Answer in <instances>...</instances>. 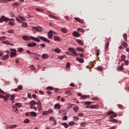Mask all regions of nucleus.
Masks as SVG:
<instances>
[{
  "label": "nucleus",
  "instance_id": "09e8293b",
  "mask_svg": "<svg viewBox=\"0 0 129 129\" xmlns=\"http://www.w3.org/2000/svg\"><path fill=\"white\" fill-rule=\"evenodd\" d=\"M2 43L3 44H6L7 45H10V43H9V41L8 40L5 41H3Z\"/></svg>",
  "mask_w": 129,
  "mask_h": 129
},
{
  "label": "nucleus",
  "instance_id": "0e129e2a",
  "mask_svg": "<svg viewBox=\"0 0 129 129\" xmlns=\"http://www.w3.org/2000/svg\"><path fill=\"white\" fill-rule=\"evenodd\" d=\"M67 68H70V62H68L66 66Z\"/></svg>",
  "mask_w": 129,
  "mask_h": 129
},
{
  "label": "nucleus",
  "instance_id": "c756f323",
  "mask_svg": "<svg viewBox=\"0 0 129 129\" xmlns=\"http://www.w3.org/2000/svg\"><path fill=\"white\" fill-rule=\"evenodd\" d=\"M37 104V102H36L35 101H31L30 102V105H36Z\"/></svg>",
  "mask_w": 129,
  "mask_h": 129
},
{
  "label": "nucleus",
  "instance_id": "2eb2a0df",
  "mask_svg": "<svg viewBox=\"0 0 129 129\" xmlns=\"http://www.w3.org/2000/svg\"><path fill=\"white\" fill-rule=\"evenodd\" d=\"M30 116H33V117H36V116H37V113L34 112H30Z\"/></svg>",
  "mask_w": 129,
  "mask_h": 129
},
{
  "label": "nucleus",
  "instance_id": "3c124183",
  "mask_svg": "<svg viewBox=\"0 0 129 129\" xmlns=\"http://www.w3.org/2000/svg\"><path fill=\"white\" fill-rule=\"evenodd\" d=\"M61 31L63 32V33H67V31L66 30V29L65 28H61Z\"/></svg>",
  "mask_w": 129,
  "mask_h": 129
},
{
  "label": "nucleus",
  "instance_id": "a878e982",
  "mask_svg": "<svg viewBox=\"0 0 129 129\" xmlns=\"http://www.w3.org/2000/svg\"><path fill=\"white\" fill-rule=\"evenodd\" d=\"M12 5H13V7L14 8H18V7H19V6H20V5L19 4V3H13Z\"/></svg>",
  "mask_w": 129,
  "mask_h": 129
},
{
  "label": "nucleus",
  "instance_id": "e2e57ef3",
  "mask_svg": "<svg viewBox=\"0 0 129 129\" xmlns=\"http://www.w3.org/2000/svg\"><path fill=\"white\" fill-rule=\"evenodd\" d=\"M47 89H49V90H53L54 89V88L52 87H48L47 88Z\"/></svg>",
  "mask_w": 129,
  "mask_h": 129
},
{
  "label": "nucleus",
  "instance_id": "39448f33",
  "mask_svg": "<svg viewBox=\"0 0 129 129\" xmlns=\"http://www.w3.org/2000/svg\"><path fill=\"white\" fill-rule=\"evenodd\" d=\"M91 103H92V102L87 101L84 102V105H87V106H86V108H90V106H89V105H90V104H91Z\"/></svg>",
  "mask_w": 129,
  "mask_h": 129
},
{
  "label": "nucleus",
  "instance_id": "423d86ee",
  "mask_svg": "<svg viewBox=\"0 0 129 129\" xmlns=\"http://www.w3.org/2000/svg\"><path fill=\"white\" fill-rule=\"evenodd\" d=\"M52 33H54V31L52 30H50L47 34V37L49 39H52L53 38V34Z\"/></svg>",
  "mask_w": 129,
  "mask_h": 129
},
{
  "label": "nucleus",
  "instance_id": "9d476101",
  "mask_svg": "<svg viewBox=\"0 0 129 129\" xmlns=\"http://www.w3.org/2000/svg\"><path fill=\"white\" fill-rule=\"evenodd\" d=\"M75 19L76 20V21H77V22H79L81 24H83V23H84V20L80 19V18L78 17H75Z\"/></svg>",
  "mask_w": 129,
  "mask_h": 129
},
{
  "label": "nucleus",
  "instance_id": "6ab92c4d",
  "mask_svg": "<svg viewBox=\"0 0 129 129\" xmlns=\"http://www.w3.org/2000/svg\"><path fill=\"white\" fill-rule=\"evenodd\" d=\"M109 47V42L106 43L105 46V51H108Z\"/></svg>",
  "mask_w": 129,
  "mask_h": 129
},
{
  "label": "nucleus",
  "instance_id": "a18cd8bd",
  "mask_svg": "<svg viewBox=\"0 0 129 129\" xmlns=\"http://www.w3.org/2000/svg\"><path fill=\"white\" fill-rule=\"evenodd\" d=\"M48 111H43L42 112V114L43 115H47V114H48Z\"/></svg>",
  "mask_w": 129,
  "mask_h": 129
},
{
  "label": "nucleus",
  "instance_id": "393cba45",
  "mask_svg": "<svg viewBox=\"0 0 129 129\" xmlns=\"http://www.w3.org/2000/svg\"><path fill=\"white\" fill-rule=\"evenodd\" d=\"M54 41H58L59 42H60L61 41V39H60V38H59L57 36H55L54 37Z\"/></svg>",
  "mask_w": 129,
  "mask_h": 129
},
{
  "label": "nucleus",
  "instance_id": "58836bf2",
  "mask_svg": "<svg viewBox=\"0 0 129 129\" xmlns=\"http://www.w3.org/2000/svg\"><path fill=\"white\" fill-rule=\"evenodd\" d=\"M36 11H37V12H39V13H43V12H44V10L39 8H36Z\"/></svg>",
  "mask_w": 129,
  "mask_h": 129
},
{
  "label": "nucleus",
  "instance_id": "c03bdc74",
  "mask_svg": "<svg viewBox=\"0 0 129 129\" xmlns=\"http://www.w3.org/2000/svg\"><path fill=\"white\" fill-rule=\"evenodd\" d=\"M25 123H29L30 122V120L29 119H26L24 121Z\"/></svg>",
  "mask_w": 129,
  "mask_h": 129
},
{
  "label": "nucleus",
  "instance_id": "f704fd0d",
  "mask_svg": "<svg viewBox=\"0 0 129 129\" xmlns=\"http://www.w3.org/2000/svg\"><path fill=\"white\" fill-rule=\"evenodd\" d=\"M9 0H1L0 3L1 4H8Z\"/></svg>",
  "mask_w": 129,
  "mask_h": 129
},
{
  "label": "nucleus",
  "instance_id": "0eeeda50",
  "mask_svg": "<svg viewBox=\"0 0 129 129\" xmlns=\"http://www.w3.org/2000/svg\"><path fill=\"white\" fill-rule=\"evenodd\" d=\"M68 50L70 52H72L73 53H75L76 57H77V56L78 55V53H76V50L74 48L70 47L69 48Z\"/></svg>",
  "mask_w": 129,
  "mask_h": 129
},
{
  "label": "nucleus",
  "instance_id": "f8f14e48",
  "mask_svg": "<svg viewBox=\"0 0 129 129\" xmlns=\"http://www.w3.org/2000/svg\"><path fill=\"white\" fill-rule=\"evenodd\" d=\"M22 39H23L25 41H31V38L27 36H23L22 37Z\"/></svg>",
  "mask_w": 129,
  "mask_h": 129
},
{
  "label": "nucleus",
  "instance_id": "f3484780",
  "mask_svg": "<svg viewBox=\"0 0 129 129\" xmlns=\"http://www.w3.org/2000/svg\"><path fill=\"white\" fill-rule=\"evenodd\" d=\"M73 36H74V37H80V34H79V33L76 32V31H74L73 33Z\"/></svg>",
  "mask_w": 129,
  "mask_h": 129
},
{
  "label": "nucleus",
  "instance_id": "680f3d73",
  "mask_svg": "<svg viewBox=\"0 0 129 129\" xmlns=\"http://www.w3.org/2000/svg\"><path fill=\"white\" fill-rule=\"evenodd\" d=\"M18 89H19V90H22V89H23V86L22 85H19L18 86Z\"/></svg>",
  "mask_w": 129,
  "mask_h": 129
},
{
  "label": "nucleus",
  "instance_id": "9b49d317",
  "mask_svg": "<svg viewBox=\"0 0 129 129\" xmlns=\"http://www.w3.org/2000/svg\"><path fill=\"white\" fill-rule=\"evenodd\" d=\"M9 58H10V55L9 54H6L5 55H4L2 57V60H5L6 61V60H8V59H9Z\"/></svg>",
  "mask_w": 129,
  "mask_h": 129
},
{
  "label": "nucleus",
  "instance_id": "4be33fe9",
  "mask_svg": "<svg viewBox=\"0 0 129 129\" xmlns=\"http://www.w3.org/2000/svg\"><path fill=\"white\" fill-rule=\"evenodd\" d=\"M28 47H35V46H37L36 43H29L27 45Z\"/></svg>",
  "mask_w": 129,
  "mask_h": 129
},
{
  "label": "nucleus",
  "instance_id": "ddd939ff",
  "mask_svg": "<svg viewBox=\"0 0 129 129\" xmlns=\"http://www.w3.org/2000/svg\"><path fill=\"white\" fill-rule=\"evenodd\" d=\"M76 42L81 46H83V45H84V44L83 43V41H82V40L80 39H77Z\"/></svg>",
  "mask_w": 129,
  "mask_h": 129
},
{
  "label": "nucleus",
  "instance_id": "5701e85b",
  "mask_svg": "<svg viewBox=\"0 0 129 129\" xmlns=\"http://www.w3.org/2000/svg\"><path fill=\"white\" fill-rule=\"evenodd\" d=\"M90 108L91 109L98 108V105H91V106H90Z\"/></svg>",
  "mask_w": 129,
  "mask_h": 129
},
{
  "label": "nucleus",
  "instance_id": "603ef678",
  "mask_svg": "<svg viewBox=\"0 0 129 129\" xmlns=\"http://www.w3.org/2000/svg\"><path fill=\"white\" fill-rule=\"evenodd\" d=\"M96 56H97V57H98V56L99 55V50H96Z\"/></svg>",
  "mask_w": 129,
  "mask_h": 129
},
{
  "label": "nucleus",
  "instance_id": "5fc2aeb1",
  "mask_svg": "<svg viewBox=\"0 0 129 129\" xmlns=\"http://www.w3.org/2000/svg\"><path fill=\"white\" fill-rule=\"evenodd\" d=\"M19 19H20V20H22V21H25L26 20V19L22 16H19Z\"/></svg>",
  "mask_w": 129,
  "mask_h": 129
},
{
  "label": "nucleus",
  "instance_id": "69168bd1",
  "mask_svg": "<svg viewBox=\"0 0 129 129\" xmlns=\"http://www.w3.org/2000/svg\"><path fill=\"white\" fill-rule=\"evenodd\" d=\"M92 100H98V97H95L93 98H92Z\"/></svg>",
  "mask_w": 129,
  "mask_h": 129
},
{
  "label": "nucleus",
  "instance_id": "8fccbe9b",
  "mask_svg": "<svg viewBox=\"0 0 129 129\" xmlns=\"http://www.w3.org/2000/svg\"><path fill=\"white\" fill-rule=\"evenodd\" d=\"M14 99H15V95H12L10 97V100H14Z\"/></svg>",
  "mask_w": 129,
  "mask_h": 129
},
{
  "label": "nucleus",
  "instance_id": "e433bc0d",
  "mask_svg": "<svg viewBox=\"0 0 129 129\" xmlns=\"http://www.w3.org/2000/svg\"><path fill=\"white\" fill-rule=\"evenodd\" d=\"M54 51L55 52V53H59L61 52V50L59 48H55L54 49Z\"/></svg>",
  "mask_w": 129,
  "mask_h": 129
},
{
  "label": "nucleus",
  "instance_id": "dca6fc26",
  "mask_svg": "<svg viewBox=\"0 0 129 129\" xmlns=\"http://www.w3.org/2000/svg\"><path fill=\"white\" fill-rule=\"evenodd\" d=\"M54 107L56 109H60L61 108V106L60 105V104H56L54 105Z\"/></svg>",
  "mask_w": 129,
  "mask_h": 129
},
{
  "label": "nucleus",
  "instance_id": "864d4df0",
  "mask_svg": "<svg viewBox=\"0 0 129 129\" xmlns=\"http://www.w3.org/2000/svg\"><path fill=\"white\" fill-rule=\"evenodd\" d=\"M11 51L12 53H17V50L15 49H11Z\"/></svg>",
  "mask_w": 129,
  "mask_h": 129
},
{
  "label": "nucleus",
  "instance_id": "ea45409f",
  "mask_svg": "<svg viewBox=\"0 0 129 129\" xmlns=\"http://www.w3.org/2000/svg\"><path fill=\"white\" fill-rule=\"evenodd\" d=\"M8 32L10 34H14V33H15V31L13 29H10V30H8Z\"/></svg>",
  "mask_w": 129,
  "mask_h": 129
},
{
  "label": "nucleus",
  "instance_id": "4d7b16f0",
  "mask_svg": "<svg viewBox=\"0 0 129 129\" xmlns=\"http://www.w3.org/2000/svg\"><path fill=\"white\" fill-rule=\"evenodd\" d=\"M78 106H76V107L74 108V111H76V112H77V110H78Z\"/></svg>",
  "mask_w": 129,
  "mask_h": 129
},
{
  "label": "nucleus",
  "instance_id": "412c9836",
  "mask_svg": "<svg viewBox=\"0 0 129 129\" xmlns=\"http://www.w3.org/2000/svg\"><path fill=\"white\" fill-rule=\"evenodd\" d=\"M42 58H43V59H48V58H49V55L47 54H43L42 55Z\"/></svg>",
  "mask_w": 129,
  "mask_h": 129
},
{
  "label": "nucleus",
  "instance_id": "4468645a",
  "mask_svg": "<svg viewBox=\"0 0 129 129\" xmlns=\"http://www.w3.org/2000/svg\"><path fill=\"white\" fill-rule=\"evenodd\" d=\"M12 108L13 109V110L14 111H15V112H16V113H19V109H18V108H17V107H16V106L13 105L12 106Z\"/></svg>",
  "mask_w": 129,
  "mask_h": 129
},
{
  "label": "nucleus",
  "instance_id": "7ed1b4c3",
  "mask_svg": "<svg viewBox=\"0 0 129 129\" xmlns=\"http://www.w3.org/2000/svg\"><path fill=\"white\" fill-rule=\"evenodd\" d=\"M38 38H39V39H40V40H42L44 42H46V43H48V44H50V43H51V41L49 39H47V38L46 37H44L43 36H38Z\"/></svg>",
  "mask_w": 129,
  "mask_h": 129
},
{
  "label": "nucleus",
  "instance_id": "cd10ccee",
  "mask_svg": "<svg viewBox=\"0 0 129 129\" xmlns=\"http://www.w3.org/2000/svg\"><path fill=\"white\" fill-rule=\"evenodd\" d=\"M78 31L81 32V33H85V30L81 28H79Z\"/></svg>",
  "mask_w": 129,
  "mask_h": 129
},
{
  "label": "nucleus",
  "instance_id": "774afa93",
  "mask_svg": "<svg viewBox=\"0 0 129 129\" xmlns=\"http://www.w3.org/2000/svg\"><path fill=\"white\" fill-rule=\"evenodd\" d=\"M118 107H119V108H122L123 107V106H122V105L121 104H118L117 105Z\"/></svg>",
  "mask_w": 129,
  "mask_h": 129
},
{
  "label": "nucleus",
  "instance_id": "aec40b11",
  "mask_svg": "<svg viewBox=\"0 0 129 129\" xmlns=\"http://www.w3.org/2000/svg\"><path fill=\"white\" fill-rule=\"evenodd\" d=\"M123 38L126 42H127V35H126V33H124L123 34Z\"/></svg>",
  "mask_w": 129,
  "mask_h": 129
},
{
  "label": "nucleus",
  "instance_id": "bf43d9fd",
  "mask_svg": "<svg viewBox=\"0 0 129 129\" xmlns=\"http://www.w3.org/2000/svg\"><path fill=\"white\" fill-rule=\"evenodd\" d=\"M121 57L122 60H125V55L122 54V55L121 56Z\"/></svg>",
  "mask_w": 129,
  "mask_h": 129
},
{
  "label": "nucleus",
  "instance_id": "20e7f679",
  "mask_svg": "<svg viewBox=\"0 0 129 129\" xmlns=\"http://www.w3.org/2000/svg\"><path fill=\"white\" fill-rule=\"evenodd\" d=\"M78 96H81V99H86V98H89L90 96L89 95H82L81 93L78 94Z\"/></svg>",
  "mask_w": 129,
  "mask_h": 129
},
{
  "label": "nucleus",
  "instance_id": "13d9d810",
  "mask_svg": "<svg viewBox=\"0 0 129 129\" xmlns=\"http://www.w3.org/2000/svg\"><path fill=\"white\" fill-rule=\"evenodd\" d=\"M66 94H71V91L70 90H68V91H66Z\"/></svg>",
  "mask_w": 129,
  "mask_h": 129
},
{
  "label": "nucleus",
  "instance_id": "a211bd4d",
  "mask_svg": "<svg viewBox=\"0 0 129 129\" xmlns=\"http://www.w3.org/2000/svg\"><path fill=\"white\" fill-rule=\"evenodd\" d=\"M77 61H78V62H80V63H84V59L82 58H80L79 57H77L76 58Z\"/></svg>",
  "mask_w": 129,
  "mask_h": 129
},
{
  "label": "nucleus",
  "instance_id": "f03ea898",
  "mask_svg": "<svg viewBox=\"0 0 129 129\" xmlns=\"http://www.w3.org/2000/svg\"><path fill=\"white\" fill-rule=\"evenodd\" d=\"M107 115H111L110 118H113V117L117 116V114L112 111H110L107 113Z\"/></svg>",
  "mask_w": 129,
  "mask_h": 129
},
{
  "label": "nucleus",
  "instance_id": "b1692460",
  "mask_svg": "<svg viewBox=\"0 0 129 129\" xmlns=\"http://www.w3.org/2000/svg\"><path fill=\"white\" fill-rule=\"evenodd\" d=\"M15 106H16L17 107H18V108H20V107H22L23 105L21 103H17L15 104Z\"/></svg>",
  "mask_w": 129,
  "mask_h": 129
},
{
  "label": "nucleus",
  "instance_id": "c9c22d12",
  "mask_svg": "<svg viewBox=\"0 0 129 129\" xmlns=\"http://www.w3.org/2000/svg\"><path fill=\"white\" fill-rule=\"evenodd\" d=\"M122 44L124 48H126L128 46L127 43L126 42H124V41H122Z\"/></svg>",
  "mask_w": 129,
  "mask_h": 129
},
{
  "label": "nucleus",
  "instance_id": "37998d69",
  "mask_svg": "<svg viewBox=\"0 0 129 129\" xmlns=\"http://www.w3.org/2000/svg\"><path fill=\"white\" fill-rule=\"evenodd\" d=\"M118 70H120V71H121V70H123V67L122 66H120L119 68H118Z\"/></svg>",
  "mask_w": 129,
  "mask_h": 129
},
{
  "label": "nucleus",
  "instance_id": "c85d7f7f",
  "mask_svg": "<svg viewBox=\"0 0 129 129\" xmlns=\"http://www.w3.org/2000/svg\"><path fill=\"white\" fill-rule=\"evenodd\" d=\"M61 125H63V126H64V127H66V128H68V124H67V123H61Z\"/></svg>",
  "mask_w": 129,
  "mask_h": 129
},
{
  "label": "nucleus",
  "instance_id": "338daca9",
  "mask_svg": "<svg viewBox=\"0 0 129 129\" xmlns=\"http://www.w3.org/2000/svg\"><path fill=\"white\" fill-rule=\"evenodd\" d=\"M30 68H31L32 69V70H35L36 69V68H35V67H34V65H33V64L30 66Z\"/></svg>",
  "mask_w": 129,
  "mask_h": 129
},
{
  "label": "nucleus",
  "instance_id": "473e14b6",
  "mask_svg": "<svg viewBox=\"0 0 129 129\" xmlns=\"http://www.w3.org/2000/svg\"><path fill=\"white\" fill-rule=\"evenodd\" d=\"M109 121H110V122H116V121H117V120H116V119H112V118H111V119L109 120Z\"/></svg>",
  "mask_w": 129,
  "mask_h": 129
},
{
  "label": "nucleus",
  "instance_id": "72a5a7b5",
  "mask_svg": "<svg viewBox=\"0 0 129 129\" xmlns=\"http://www.w3.org/2000/svg\"><path fill=\"white\" fill-rule=\"evenodd\" d=\"M18 126L17 125L14 124V125H12L11 126H9V128H16Z\"/></svg>",
  "mask_w": 129,
  "mask_h": 129
},
{
  "label": "nucleus",
  "instance_id": "a19ab883",
  "mask_svg": "<svg viewBox=\"0 0 129 129\" xmlns=\"http://www.w3.org/2000/svg\"><path fill=\"white\" fill-rule=\"evenodd\" d=\"M37 108H38L39 111H41L42 110V105H38Z\"/></svg>",
  "mask_w": 129,
  "mask_h": 129
},
{
  "label": "nucleus",
  "instance_id": "6e6552de",
  "mask_svg": "<svg viewBox=\"0 0 129 129\" xmlns=\"http://www.w3.org/2000/svg\"><path fill=\"white\" fill-rule=\"evenodd\" d=\"M34 30H36L37 32H42V28L40 26L32 27Z\"/></svg>",
  "mask_w": 129,
  "mask_h": 129
},
{
  "label": "nucleus",
  "instance_id": "49530a36",
  "mask_svg": "<svg viewBox=\"0 0 129 129\" xmlns=\"http://www.w3.org/2000/svg\"><path fill=\"white\" fill-rule=\"evenodd\" d=\"M22 27H23V28H26V27H28V24H27V23H23L22 25Z\"/></svg>",
  "mask_w": 129,
  "mask_h": 129
},
{
  "label": "nucleus",
  "instance_id": "7c9ffc66",
  "mask_svg": "<svg viewBox=\"0 0 129 129\" xmlns=\"http://www.w3.org/2000/svg\"><path fill=\"white\" fill-rule=\"evenodd\" d=\"M97 70H98V71H101L102 72L103 71V69L102 68V67L101 66H99L97 68Z\"/></svg>",
  "mask_w": 129,
  "mask_h": 129
},
{
  "label": "nucleus",
  "instance_id": "2f4dec72",
  "mask_svg": "<svg viewBox=\"0 0 129 129\" xmlns=\"http://www.w3.org/2000/svg\"><path fill=\"white\" fill-rule=\"evenodd\" d=\"M15 56H17V53H13V52H11L10 53V57L11 58H13L14 57H15Z\"/></svg>",
  "mask_w": 129,
  "mask_h": 129
},
{
  "label": "nucleus",
  "instance_id": "1a4fd4ad",
  "mask_svg": "<svg viewBox=\"0 0 129 129\" xmlns=\"http://www.w3.org/2000/svg\"><path fill=\"white\" fill-rule=\"evenodd\" d=\"M30 38L33 41H35V42H40L41 41V40L39 38H38L37 37H35L34 36H30Z\"/></svg>",
  "mask_w": 129,
  "mask_h": 129
},
{
  "label": "nucleus",
  "instance_id": "6e6d98bb",
  "mask_svg": "<svg viewBox=\"0 0 129 129\" xmlns=\"http://www.w3.org/2000/svg\"><path fill=\"white\" fill-rule=\"evenodd\" d=\"M62 119L63 120H67V119H68V117H67V116H64L62 117Z\"/></svg>",
  "mask_w": 129,
  "mask_h": 129
},
{
  "label": "nucleus",
  "instance_id": "4c0bfd02",
  "mask_svg": "<svg viewBox=\"0 0 129 129\" xmlns=\"http://www.w3.org/2000/svg\"><path fill=\"white\" fill-rule=\"evenodd\" d=\"M80 124L81 126H85V125H87V123L86 122H82Z\"/></svg>",
  "mask_w": 129,
  "mask_h": 129
},
{
  "label": "nucleus",
  "instance_id": "f257e3e1",
  "mask_svg": "<svg viewBox=\"0 0 129 129\" xmlns=\"http://www.w3.org/2000/svg\"><path fill=\"white\" fill-rule=\"evenodd\" d=\"M14 20L15 19H9L6 17L5 16H2V17L0 18V23H4V22L7 23V22H9V21L13 22V21H14Z\"/></svg>",
  "mask_w": 129,
  "mask_h": 129
},
{
  "label": "nucleus",
  "instance_id": "052dcab7",
  "mask_svg": "<svg viewBox=\"0 0 129 129\" xmlns=\"http://www.w3.org/2000/svg\"><path fill=\"white\" fill-rule=\"evenodd\" d=\"M18 52H23V48H18Z\"/></svg>",
  "mask_w": 129,
  "mask_h": 129
},
{
  "label": "nucleus",
  "instance_id": "de8ad7c7",
  "mask_svg": "<svg viewBox=\"0 0 129 129\" xmlns=\"http://www.w3.org/2000/svg\"><path fill=\"white\" fill-rule=\"evenodd\" d=\"M9 26H15V24L13 22H9Z\"/></svg>",
  "mask_w": 129,
  "mask_h": 129
},
{
  "label": "nucleus",
  "instance_id": "79ce46f5",
  "mask_svg": "<svg viewBox=\"0 0 129 129\" xmlns=\"http://www.w3.org/2000/svg\"><path fill=\"white\" fill-rule=\"evenodd\" d=\"M7 37L6 36L0 37V41H3V40H6Z\"/></svg>",
  "mask_w": 129,
  "mask_h": 129
},
{
  "label": "nucleus",
  "instance_id": "bb28decb",
  "mask_svg": "<svg viewBox=\"0 0 129 129\" xmlns=\"http://www.w3.org/2000/svg\"><path fill=\"white\" fill-rule=\"evenodd\" d=\"M76 49L77 51H79V52H84V49L81 47H77Z\"/></svg>",
  "mask_w": 129,
  "mask_h": 129
}]
</instances>
